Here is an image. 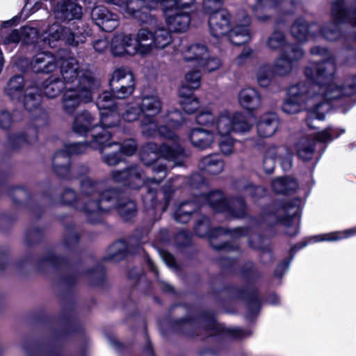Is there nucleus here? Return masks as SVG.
<instances>
[{
  "label": "nucleus",
  "instance_id": "obj_58",
  "mask_svg": "<svg viewBox=\"0 0 356 356\" xmlns=\"http://www.w3.org/2000/svg\"><path fill=\"white\" fill-rule=\"evenodd\" d=\"M11 123V118L7 111L0 112V127L3 129L8 128Z\"/></svg>",
  "mask_w": 356,
  "mask_h": 356
},
{
  "label": "nucleus",
  "instance_id": "obj_1",
  "mask_svg": "<svg viewBox=\"0 0 356 356\" xmlns=\"http://www.w3.org/2000/svg\"><path fill=\"white\" fill-rule=\"evenodd\" d=\"M333 68H306L309 82L290 86L281 106L286 114H296L305 110L308 112L306 120L311 128L314 118L323 120L330 109L328 102L348 97L356 94V76L345 79L343 83L335 81Z\"/></svg>",
  "mask_w": 356,
  "mask_h": 356
},
{
  "label": "nucleus",
  "instance_id": "obj_30",
  "mask_svg": "<svg viewBox=\"0 0 356 356\" xmlns=\"http://www.w3.org/2000/svg\"><path fill=\"white\" fill-rule=\"evenodd\" d=\"M224 165V161L218 154H209L202 158L199 163L201 170L213 175L222 172Z\"/></svg>",
  "mask_w": 356,
  "mask_h": 356
},
{
  "label": "nucleus",
  "instance_id": "obj_7",
  "mask_svg": "<svg viewBox=\"0 0 356 356\" xmlns=\"http://www.w3.org/2000/svg\"><path fill=\"white\" fill-rule=\"evenodd\" d=\"M208 204L216 211L225 212L235 218H243L246 214V206L242 200H233L228 202L221 191H214L209 195H195L193 201L181 203L174 213L175 220L180 223H186L191 215L203 204Z\"/></svg>",
  "mask_w": 356,
  "mask_h": 356
},
{
  "label": "nucleus",
  "instance_id": "obj_25",
  "mask_svg": "<svg viewBox=\"0 0 356 356\" xmlns=\"http://www.w3.org/2000/svg\"><path fill=\"white\" fill-rule=\"evenodd\" d=\"M91 17L98 26L106 32L113 31L118 26L117 15L102 6H96L92 10Z\"/></svg>",
  "mask_w": 356,
  "mask_h": 356
},
{
  "label": "nucleus",
  "instance_id": "obj_24",
  "mask_svg": "<svg viewBox=\"0 0 356 356\" xmlns=\"http://www.w3.org/2000/svg\"><path fill=\"white\" fill-rule=\"evenodd\" d=\"M55 18L61 21L79 19L83 15V8L78 0H58L53 7Z\"/></svg>",
  "mask_w": 356,
  "mask_h": 356
},
{
  "label": "nucleus",
  "instance_id": "obj_36",
  "mask_svg": "<svg viewBox=\"0 0 356 356\" xmlns=\"http://www.w3.org/2000/svg\"><path fill=\"white\" fill-rule=\"evenodd\" d=\"M271 186L275 193L286 194L295 191L298 184L296 179L291 177H277L273 180Z\"/></svg>",
  "mask_w": 356,
  "mask_h": 356
},
{
  "label": "nucleus",
  "instance_id": "obj_44",
  "mask_svg": "<svg viewBox=\"0 0 356 356\" xmlns=\"http://www.w3.org/2000/svg\"><path fill=\"white\" fill-rule=\"evenodd\" d=\"M108 3H113L115 6H119L122 11L138 19V21H145L147 22V17L146 15H143L145 12H141L140 10H134V12H131L129 9L127 7V5L129 3V0L124 1V0H107L106 1Z\"/></svg>",
  "mask_w": 356,
  "mask_h": 356
},
{
  "label": "nucleus",
  "instance_id": "obj_27",
  "mask_svg": "<svg viewBox=\"0 0 356 356\" xmlns=\"http://www.w3.org/2000/svg\"><path fill=\"white\" fill-rule=\"evenodd\" d=\"M229 17L226 10L216 12L209 16V26L213 36L220 38L229 31Z\"/></svg>",
  "mask_w": 356,
  "mask_h": 356
},
{
  "label": "nucleus",
  "instance_id": "obj_56",
  "mask_svg": "<svg viewBox=\"0 0 356 356\" xmlns=\"http://www.w3.org/2000/svg\"><path fill=\"white\" fill-rule=\"evenodd\" d=\"M53 0H26L24 8L30 10L31 13L38 11L42 7V1H50Z\"/></svg>",
  "mask_w": 356,
  "mask_h": 356
},
{
  "label": "nucleus",
  "instance_id": "obj_38",
  "mask_svg": "<svg viewBox=\"0 0 356 356\" xmlns=\"http://www.w3.org/2000/svg\"><path fill=\"white\" fill-rule=\"evenodd\" d=\"M41 102L42 97L38 88L31 87L26 89L23 102L27 111H31L38 108L40 106Z\"/></svg>",
  "mask_w": 356,
  "mask_h": 356
},
{
  "label": "nucleus",
  "instance_id": "obj_11",
  "mask_svg": "<svg viewBox=\"0 0 356 356\" xmlns=\"http://www.w3.org/2000/svg\"><path fill=\"white\" fill-rule=\"evenodd\" d=\"M266 44L271 49H282L280 56L277 58L274 67L290 65L293 61L302 58L304 53L300 45L286 44L282 32L275 31L268 38Z\"/></svg>",
  "mask_w": 356,
  "mask_h": 356
},
{
  "label": "nucleus",
  "instance_id": "obj_33",
  "mask_svg": "<svg viewBox=\"0 0 356 356\" xmlns=\"http://www.w3.org/2000/svg\"><path fill=\"white\" fill-rule=\"evenodd\" d=\"M111 134H110V136ZM111 136L107 141L101 145L100 148H93L98 149L102 154L103 161L108 165H115L122 161V153L120 150H117L115 147H108V144H113L110 142Z\"/></svg>",
  "mask_w": 356,
  "mask_h": 356
},
{
  "label": "nucleus",
  "instance_id": "obj_2",
  "mask_svg": "<svg viewBox=\"0 0 356 356\" xmlns=\"http://www.w3.org/2000/svg\"><path fill=\"white\" fill-rule=\"evenodd\" d=\"M168 141L158 146L154 143L145 145L140 152V159L146 165H153L152 170L157 177L144 179L143 171L138 166L129 167L124 170H113L111 172L112 179L118 183H123L131 188L138 189L144 186L147 190L146 195L143 197L145 207L148 209L149 215L154 213V211L160 213L165 211L169 202V193L163 194L165 203H157L156 196L159 184L166 177V168L159 160L161 156L168 161L172 162L174 165H181L186 156L184 149L179 145V138L176 134L175 139L163 137Z\"/></svg>",
  "mask_w": 356,
  "mask_h": 356
},
{
  "label": "nucleus",
  "instance_id": "obj_55",
  "mask_svg": "<svg viewBox=\"0 0 356 356\" xmlns=\"http://www.w3.org/2000/svg\"><path fill=\"white\" fill-rule=\"evenodd\" d=\"M243 190L247 195H250L252 197H262L266 194V191L263 187L254 186L252 184L245 186Z\"/></svg>",
  "mask_w": 356,
  "mask_h": 356
},
{
  "label": "nucleus",
  "instance_id": "obj_57",
  "mask_svg": "<svg viewBox=\"0 0 356 356\" xmlns=\"http://www.w3.org/2000/svg\"><path fill=\"white\" fill-rule=\"evenodd\" d=\"M253 56V52L250 49H244L243 51L237 57L236 65H243L248 63Z\"/></svg>",
  "mask_w": 356,
  "mask_h": 356
},
{
  "label": "nucleus",
  "instance_id": "obj_45",
  "mask_svg": "<svg viewBox=\"0 0 356 356\" xmlns=\"http://www.w3.org/2000/svg\"><path fill=\"white\" fill-rule=\"evenodd\" d=\"M141 114L142 111L139 106V104L136 101V102L129 104L127 106L122 117L124 120L131 122L137 120Z\"/></svg>",
  "mask_w": 356,
  "mask_h": 356
},
{
  "label": "nucleus",
  "instance_id": "obj_37",
  "mask_svg": "<svg viewBox=\"0 0 356 356\" xmlns=\"http://www.w3.org/2000/svg\"><path fill=\"white\" fill-rule=\"evenodd\" d=\"M131 86L135 87V81L133 74L127 70V68H117L110 80V85Z\"/></svg>",
  "mask_w": 356,
  "mask_h": 356
},
{
  "label": "nucleus",
  "instance_id": "obj_53",
  "mask_svg": "<svg viewBox=\"0 0 356 356\" xmlns=\"http://www.w3.org/2000/svg\"><path fill=\"white\" fill-rule=\"evenodd\" d=\"M194 3V0H165L162 7L170 8L179 10V8H188Z\"/></svg>",
  "mask_w": 356,
  "mask_h": 356
},
{
  "label": "nucleus",
  "instance_id": "obj_17",
  "mask_svg": "<svg viewBox=\"0 0 356 356\" xmlns=\"http://www.w3.org/2000/svg\"><path fill=\"white\" fill-rule=\"evenodd\" d=\"M195 232L196 234L200 237H203L208 234L211 245L217 250L229 249L230 247L228 244H222L221 245H214L213 239L215 237L229 234L232 237L238 238L248 234V230L243 228H236L233 230H227L224 228L218 227L209 231V220L207 217L204 216L197 224Z\"/></svg>",
  "mask_w": 356,
  "mask_h": 356
},
{
  "label": "nucleus",
  "instance_id": "obj_43",
  "mask_svg": "<svg viewBox=\"0 0 356 356\" xmlns=\"http://www.w3.org/2000/svg\"><path fill=\"white\" fill-rule=\"evenodd\" d=\"M201 72L197 69H194L188 72L185 76V84L181 87L186 88V91L196 90L200 86Z\"/></svg>",
  "mask_w": 356,
  "mask_h": 356
},
{
  "label": "nucleus",
  "instance_id": "obj_51",
  "mask_svg": "<svg viewBox=\"0 0 356 356\" xmlns=\"http://www.w3.org/2000/svg\"><path fill=\"white\" fill-rule=\"evenodd\" d=\"M1 40L5 45L17 44L19 41H22L20 29H14L5 33Z\"/></svg>",
  "mask_w": 356,
  "mask_h": 356
},
{
  "label": "nucleus",
  "instance_id": "obj_22",
  "mask_svg": "<svg viewBox=\"0 0 356 356\" xmlns=\"http://www.w3.org/2000/svg\"><path fill=\"white\" fill-rule=\"evenodd\" d=\"M111 52L115 56L140 54L138 33L135 38H132L131 35L124 33L116 35L112 40Z\"/></svg>",
  "mask_w": 356,
  "mask_h": 356
},
{
  "label": "nucleus",
  "instance_id": "obj_13",
  "mask_svg": "<svg viewBox=\"0 0 356 356\" xmlns=\"http://www.w3.org/2000/svg\"><path fill=\"white\" fill-rule=\"evenodd\" d=\"M293 154L286 147L277 146L270 144L266 146L263 153L262 167L266 174H271L275 166V161L281 160V165L284 170H288L292 165Z\"/></svg>",
  "mask_w": 356,
  "mask_h": 356
},
{
  "label": "nucleus",
  "instance_id": "obj_14",
  "mask_svg": "<svg viewBox=\"0 0 356 356\" xmlns=\"http://www.w3.org/2000/svg\"><path fill=\"white\" fill-rule=\"evenodd\" d=\"M78 60L66 49H60L56 56L47 51H41L36 54L33 58L31 65H41V67H74L78 65Z\"/></svg>",
  "mask_w": 356,
  "mask_h": 356
},
{
  "label": "nucleus",
  "instance_id": "obj_10",
  "mask_svg": "<svg viewBox=\"0 0 356 356\" xmlns=\"http://www.w3.org/2000/svg\"><path fill=\"white\" fill-rule=\"evenodd\" d=\"M86 37V34L83 28L78 26L71 28L54 23L43 33L42 41L44 44L51 48L56 47V43L59 40H63L65 44L75 47L80 43H83Z\"/></svg>",
  "mask_w": 356,
  "mask_h": 356
},
{
  "label": "nucleus",
  "instance_id": "obj_31",
  "mask_svg": "<svg viewBox=\"0 0 356 356\" xmlns=\"http://www.w3.org/2000/svg\"><path fill=\"white\" fill-rule=\"evenodd\" d=\"M90 180L88 177H84L81 183V197L79 201H76V195L75 192L72 190L67 189L65 190L63 194L62 199L63 202L66 204H72L74 203L76 204V207L83 211L87 216V218L90 222H91L92 218L95 217L94 215L92 216V214H90L88 212L86 211V198L84 195V194L82 192V184L83 183L87 180ZM91 181H92L91 179Z\"/></svg>",
  "mask_w": 356,
  "mask_h": 356
},
{
  "label": "nucleus",
  "instance_id": "obj_60",
  "mask_svg": "<svg viewBox=\"0 0 356 356\" xmlns=\"http://www.w3.org/2000/svg\"><path fill=\"white\" fill-rule=\"evenodd\" d=\"M289 268V263H282L279 264L275 271V276L281 277Z\"/></svg>",
  "mask_w": 356,
  "mask_h": 356
},
{
  "label": "nucleus",
  "instance_id": "obj_19",
  "mask_svg": "<svg viewBox=\"0 0 356 356\" xmlns=\"http://www.w3.org/2000/svg\"><path fill=\"white\" fill-rule=\"evenodd\" d=\"M184 59L188 62L194 63L200 67H220V60L211 55L207 47L201 44L191 45L184 53Z\"/></svg>",
  "mask_w": 356,
  "mask_h": 356
},
{
  "label": "nucleus",
  "instance_id": "obj_54",
  "mask_svg": "<svg viewBox=\"0 0 356 356\" xmlns=\"http://www.w3.org/2000/svg\"><path fill=\"white\" fill-rule=\"evenodd\" d=\"M222 0H204L203 7L205 12L211 16L216 12L222 10Z\"/></svg>",
  "mask_w": 356,
  "mask_h": 356
},
{
  "label": "nucleus",
  "instance_id": "obj_64",
  "mask_svg": "<svg viewBox=\"0 0 356 356\" xmlns=\"http://www.w3.org/2000/svg\"><path fill=\"white\" fill-rule=\"evenodd\" d=\"M200 181H202V178L199 174H193L191 177V184L193 187H197Z\"/></svg>",
  "mask_w": 356,
  "mask_h": 356
},
{
  "label": "nucleus",
  "instance_id": "obj_9",
  "mask_svg": "<svg viewBox=\"0 0 356 356\" xmlns=\"http://www.w3.org/2000/svg\"><path fill=\"white\" fill-rule=\"evenodd\" d=\"M352 6L353 8L348 10L345 0L334 1L331 12L334 22L325 25L321 31V35L329 40H336L341 36L339 23L348 22L356 26V0L353 1Z\"/></svg>",
  "mask_w": 356,
  "mask_h": 356
},
{
  "label": "nucleus",
  "instance_id": "obj_8",
  "mask_svg": "<svg viewBox=\"0 0 356 356\" xmlns=\"http://www.w3.org/2000/svg\"><path fill=\"white\" fill-rule=\"evenodd\" d=\"M147 22L140 21L141 23L149 25L152 31L147 28H141L138 31V41L139 42L140 55L145 56L150 54L154 48L163 49L172 42V35L170 31L166 29L157 19L149 13H144Z\"/></svg>",
  "mask_w": 356,
  "mask_h": 356
},
{
  "label": "nucleus",
  "instance_id": "obj_40",
  "mask_svg": "<svg viewBox=\"0 0 356 356\" xmlns=\"http://www.w3.org/2000/svg\"><path fill=\"white\" fill-rule=\"evenodd\" d=\"M354 235H356V227L349 229L343 232H336L330 234L314 236L310 240L313 242H318L323 241H331L346 238Z\"/></svg>",
  "mask_w": 356,
  "mask_h": 356
},
{
  "label": "nucleus",
  "instance_id": "obj_28",
  "mask_svg": "<svg viewBox=\"0 0 356 356\" xmlns=\"http://www.w3.org/2000/svg\"><path fill=\"white\" fill-rule=\"evenodd\" d=\"M278 117L275 113L268 112L261 115L257 123L259 136L261 138L272 136L278 127Z\"/></svg>",
  "mask_w": 356,
  "mask_h": 356
},
{
  "label": "nucleus",
  "instance_id": "obj_15",
  "mask_svg": "<svg viewBox=\"0 0 356 356\" xmlns=\"http://www.w3.org/2000/svg\"><path fill=\"white\" fill-rule=\"evenodd\" d=\"M302 204L301 199H293L274 211L264 212L261 216L262 220L270 225L280 221L287 226H291L289 220L298 217Z\"/></svg>",
  "mask_w": 356,
  "mask_h": 356
},
{
  "label": "nucleus",
  "instance_id": "obj_4",
  "mask_svg": "<svg viewBox=\"0 0 356 356\" xmlns=\"http://www.w3.org/2000/svg\"><path fill=\"white\" fill-rule=\"evenodd\" d=\"M104 183L86 180L82 184V192L86 198V211L94 215L91 222H98L101 216L111 209H117L120 215L125 220L133 218L136 212L134 202L122 198L120 192L116 189L102 190Z\"/></svg>",
  "mask_w": 356,
  "mask_h": 356
},
{
  "label": "nucleus",
  "instance_id": "obj_47",
  "mask_svg": "<svg viewBox=\"0 0 356 356\" xmlns=\"http://www.w3.org/2000/svg\"><path fill=\"white\" fill-rule=\"evenodd\" d=\"M125 243L122 241L114 243L108 248L106 259L118 260L124 255Z\"/></svg>",
  "mask_w": 356,
  "mask_h": 356
},
{
  "label": "nucleus",
  "instance_id": "obj_61",
  "mask_svg": "<svg viewBox=\"0 0 356 356\" xmlns=\"http://www.w3.org/2000/svg\"><path fill=\"white\" fill-rule=\"evenodd\" d=\"M108 42L106 40H99L94 43V49L97 51H103L106 49Z\"/></svg>",
  "mask_w": 356,
  "mask_h": 356
},
{
  "label": "nucleus",
  "instance_id": "obj_49",
  "mask_svg": "<svg viewBox=\"0 0 356 356\" xmlns=\"http://www.w3.org/2000/svg\"><path fill=\"white\" fill-rule=\"evenodd\" d=\"M278 68H262L258 75H257V81L260 86L261 87H267L272 81L273 79L274 70H277ZM280 70H283L284 68H279Z\"/></svg>",
  "mask_w": 356,
  "mask_h": 356
},
{
  "label": "nucleus",
  "instance_id": "obj_32",
  "mask_svg": "<svg viewBox=\"0 0 356 356\" xmlns=\"http://www.w3.org/2000/svg\"><path fill=\"white\" fill-rule=\"evenodd\" d=\"M179 104L184 111L188 114L195 113L200 108V100L191 91H186L185 87L179 90Z\"/></svg>",
  "mask_w": 356,
  "mask_h": 356
},
{
  "label": "nucleus",
  "instance_id": "obj_5",
  "mask_svg": "<svg viewBox=\"0 0 356 356\" xmlns=\"http://www.w3.org/2000/svg\"><path fill=\"white\" fill-rule=\"evenodd\" d=\"M137 102L143 114L140 127L144 136L152 137L158 134L170 139L176 138L175 129L180 127L184 121L179 110L168 111L161 118L162 124L159 126L155 117L162 110V102L158 95L154 92L143 94Z\"/></svg>",
  "mask_w": 356,
  "mask_h": 356
},
{
  "label": "nucleus",
  "instance_id": "obj_48",
  "mask_svg": "<svg viewBox=\"0 0 356 356\" xmlns=\"http://www.w3.org/2000/svg\"><path fill=\"white\" fill-rule=\"evenodd\" d=\"M22 41L26 44H31L38 38V31L31 26H24L20 29Z\"/></svg>",
  "mask_w": 356,
  "mask_h": 356
},
{
  "label": "nucleus",
  "instance_id": "obj_63",
  "mask_svg": "<svg viewBox=\"0 0 356 356\" xmlns=\"http://www.w3.org/2000/svg\"><path fill=\"white\" fill-rule=\"evenodd\" d=\"M232 334H234V337H243L249 334V333L239 327L233 329Z\"/></svg>",
  "mask_w": 356,
  "mask_h": 356
},
{
  "label": "nucleus",
  "instance_id": "obj_20",
  "mask_svg": "<svg viewBox=\"0 0 356 356\" xmlns=\"http://www.w3.org/2000/svg\"><path fill=\"white\" fill-rule=\"evenodd\" d=\"M93 89L90 88H72L66 86V90L63 97V108L65 112L71 114L80 104L91 102Z\"/></svg>",
  "mask_w": 356,
  "mask_h": 356
},
{
  "label": "nucleus",
  "instance_id": "obj_34",
  "mask_svg": "<svg viewBox=\"0 0 356 356\" xmlns=\"http://www.w3.org/2000/svg\"><path fill=\"white\" fill-rule=\"evenodd\" d=\"M278 6L277 0H259L257 4L252 8L254 16L259 20L264 21L268 19L272 10Z\"/></svg>",
  "mask_w": 356,
  "mask_h": 356
},
{
  "label": "nucleus",
  "instance_id": "obj_35",
  "mask_svg": "<svg viewBox=\"0 0 356 356\" xmlns=\"http://www.w3.org/2000/svg\"><path fill=\"white\" fill-rule=\"evenodd\" d=\"M24 79L21 75L11 77L6 88V95L12 99L19 100L24 92Z\"/></svg>",
  "mask_w": 356,
  "mask_h": 356
},
{
  "label": "nucleus",
  "instance_id": "obj_6",
  "mask_svg": "<svg viewBox=\"0 0 356 356\" xmlns=\"http://www.w3.org/2000/svg\"><path fill=\"white\" fill-rule=\"evenodd\" d=\"M195 122L202 127L213 126L217 137L222 140L219 142V147L222 154H231L234 151V141L229 137L232 132L246 133L252 127L240 112L234 114L227 110H223L216 118L211 108L202 109L195 117Z\"/></svg>",
  "mask_w": 356,
  "mask_h": 356
},
{
  "label": "nucleus",
  "instance_id": "obj_59",
  "mask_svg": "<svg viewBox=\"0 0 356 356\" xmlns=\"http://www.w3.org/2000/svg\"><path fill=\"white\" fill-rule=\"evenodd\" d=\"M161 257L163 258L165 263L170 267H173L175 265V261L172 254L167 252H162Z\"/></svg>",
  "mask_w": 356,
  "mask_h": 356
},
{
  "label": "nucleus",
  "instance_id": "obj_3",
  "mask_svg": "<svg viewBox=\"0 0 356 356\" xmlns=\"http://www.w3.org/2000/svg\"><path fill=\"white\" fill-rule=\"evenodd\" d=\"M95 120V118L88 111L76 114L72 123L73 131L81 136L90 134L92 139L87 143H65L63 149H59L55 153L53 157V168L58 176L66 179L71 178L70 157L84 153L88 147L100 148L101 145L109 138L111 132L107 129L108 127L102 124L98 125Z\"/></svg>",
  "mask_w": 356,
  "mask_h": 356
},
{
  "label": "nucleus",
  "instance_id": "obj_50",
  "mask_svg": "<svg viewBox=\"0 0 356 356\" xmlns=\"http://www.w3.org/2000/svg\"><path fill=\"white\" fill-rule=\"evenodd\" d=\"M113 96L117 99H124L131 95L135 90V87L131 86H119L118 85H110Z\"/></svg>",
  "mask_w": 356,
  "mask_h": 356
},
{
  "label": "nucleus",
  "instance_id": "obj_52",
  "mask_svg": "<svg viewBox=\"0 0 356 356\" xmlns=\"http://www.w3.org/2000/svg\"><path fill=\"white\" fill-rule=\"evenodd\" d=\"M311 53L314 55H321L325 56L322 59V64L337 65L339 63L336 61L335 57L331 56L326 49L320 47H314L311 49Z\"/></svg>",
  "mask_w": 356,
  "mask_h": 356
},
{
  "label": "nucleus",
  "instance_id": "obj_16",
  "mask_svg": "<svg viewBox=\"0 0 356 356\" xmlns=\"http://www.w3.org/2000/svg\"><path fill=\"white\" fill-rule=\"evenodd\" d=\"M96 105L100 111V124L108 128L118 124L120 115L115 110L113 93L104 92L99 96Z\"/></svg>",
  "mask_w": 356,
  "mask_h": 356
},
{
  "label": "nucleus",
  "instance_id": "obj_62",
  "mask_svg": "<svg viewBox=\"0 0 356 356\" xmlns=\"http://www.w3.org/2000/svg\"><path fill=\"white\" fill-rule=\"evenodd\" d=\"M35 140V137L29 138L25 136H19L16 138V142L19 144H22L25 142L31 144L33 143Z\"/></svg>",
  "mask_w": 356,
  "mask_h": 356
},
{
  "label": "nucleus",
  "instance_id": "obj_26",
  "mask_svg": "<svg viewBox=\"0 0 356 356\" xmlns=\"http://www.w3.org/2000/svg\"><path fill=\"white\" fill-rule=\"evenodd\" d=\"M166 18V23L170 29L174 32L186 31L191 22V17L186 13L168 8L162 7Z\"/></svg>",
  "mask_w": 356,
  "mask_h": 356
},
{
  "label": "nucleus",
  "instance_id": "obj_12",
  "mask_svg": "<svg viewBox=\"0 0 356 356\" xmlns=\"http://www.w3.org/2000/svg\"><path fill=\"white\" fill-rule=\"evenodd\" d=\"M344 132L343 129L330 127L317 133L314 139L307 136H303L296 143L297 154L301 159L309 161L312 159L314 153V140L321 143L330 142Z\"/></svg>",
  "mask_w": 356,
  "mask_h": 356
},
{
  "label": "nucleus",
  "instance_id": "obj_29",
  "mask_svg": "<svg viewBox=\"0 0 356 356\" xmlns=\"http://www.w3.org/2000/svg\"><path fill=\"white\" fill-rule=\"evenodd\" d=\"M240 106L248 111H254L261 104V97L259 92L253 88H243L238 95Z\"/></svg>",
  "mask_w": 356,
  "mask_h": 356
},
{
  "label": "nucleus",
  "instance_id": "obj_42",
  "mask_svg": "<svg viewBox=\"0 0 356 356\" xmlns=\"http://www.w3.org/2000/svg\"><path fill=\"white\" fill-rule=\"evenodd\" d=\"M291 34L300 42L306 41L309 38V28L304 19L297 20L291 27Z\"/></svg>",
  "mask_w": 356,
  "mask_h": 356
},
{
  "label": "nucleus",
  "instance_id": "obj_23",
  "mask_svg": "<svg viewBox=\"0 0 356 356\" xmlns=\"http://www.w3.org/2000/svg\"><path fill=\"white\" fill-rule=\"evenodd\" d=\"M207 127L209 129L197 127L191 129L188 132V140L194 147L201 150L212 148L217 135L213 126Z\"/></svg>",
  "mask_w": 356,
  "mask_h": 356
},
{
  "label": "nucleus",
  "instance_id": "obj_41",
  "mask_svg": "<svg viewBox=\"0 0 356 356\" xmlns=\"http://www.w3.org/2000/svg\"><path fill=\"white\" fill-rule=\"evenodd\" d=\"M161 0H129V3L127 5V7L132 13L135 10L148 13L147 10H154L159 4L161 5Z\"/></svg>",
  "mask_w": 356,
  "mask_h": 356
},
{
  "label": "nucleus",
  "instance_id": "obj_39",
  "mask_svg": "<svg viewBox=\"0 0 356 356\" xmlns=\"http://www.w3.org/2000/svg\"><path fill=\"white\" fill-rule=\"evenodd\" d=\"M64 89V83L57 78L51 76L43 83V92L48 98H55Z\"/></svg>",
  "mask_w": 356,
  "mask_h": 356
},
{
  "label": "nucleus",
  "instance_id": "obj_46",
  "mask_svg": "<svg viewBox=\"0 0 356 356\" xmlns=\"http://www.w3.org/2000/svg\"><path fill=\"white\" fill-rule=\"evenodd\" d=\"M108 147H115L117 150H120L122 154L131 156L136 151V142L132 139L124 141L122 145L113 142V144H108Z\"/></svg>",
  "mask_w": 356,
  "mask_h": 356
},
{
  "label": "nucleus",
  "instance_id": "obj_21",
  "mask_svg": "<svg viewBox=\"0 0 356 356\" xmlns=\"http://www.w3.org/2000/svg\"><path fill=\"white\" fill-rule=\"evenodd\" d=\"M250 18L246 15L245 12L243 10L238 12L234 26L229 34V39L232 44L241 45L250 40Z\"/></svg>",
  "mask_w": 356,
  "mask_h": 356
},
{
  "label": "nucleus",
  "instance_id": "obj_18",
  "mask_svg": "<svg viewBox=\"0 0 356 356\" xmlns=\"http://www.w3.org/2000/svg\"><path fill=\"white\" fill-rule=\"evenodd\" d=\"M61 74L64 85L74 84V87L72 88H95L99 84V81L93 78L86 68H61Z\"/></svg>",
  "mask_w": 356,
  "mask_h": 356
}]
</instances>
